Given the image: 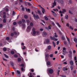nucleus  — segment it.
Instances as JSON below:
<instances>
[{
    "mask_svg": "<svg viewBox=\"0 0 77 77\" xmlns=\"http://www.w3.org/2000/svg\"><path fill=\"white\" fill-rule=\"evenodd\" d=\"M36 29H35V28L33 27L32 28V31L33 32L32 33V35L33 36H35V34H37V35H39V32L38 31H37L36 32L35 31Z\"/></svg>",
    "mask_w": 77,
    "mask_h": 77,
    "instance_id": "1",
    "label": "nucleus"
},
{
    "mask_svg": "<svg viewBox=\"0 0 77 77\" xmlns=\"http://www.w3.org/2000/svg\"><path fill=\"white\" fill-rule=\"evenodd\" d=\"M50 38L51 39V40H53V41H57V38H55L54 36L53 37L51 36H50Z\"/></svg>",
    "mask_w": 77,
    "mask_h": 77,
    "instance_id": "2",
    "label": "nucleus"
},
{
    "mask_svg": "<svg viewBox=\"0 0 77 77\" xmlns=\"http://www.w3.org/2000/svg\"><path fill=\"white\" fill-rule=\"evenodd\" d=\"M31 29H32V27L30 26H28L26 29V31L28 32H30V31Z\"/></svg>",
    "mask_w": 77,
    "mask_h": 77,
    "instance_id": "3",
    "label": "nucleus"
},
{
    "mask_svg": "<svg viewBox=\"0 0 77 77\" xmlns=\"http://www.w3.org/2000/svg\"><path fill=\"white\" fill-rule=\"evenodd\" d=\"M33 17L35 19H39V17L38 16V15H35V14H34Z\"/></svg>",
    "mask_w": 77,
    "mask_h": 77,
    "instance_id": "4",
    "label": "nucleus"
},
{
    "mask_svg": "<svg viewBox=\"0 0 77 77\" xmlns=\"http://www.w3.org/2000/svg\"><path fill=\"white\" fill-rule=\"evenodd\" d=\"M49 72L50 74H53V70L52 69H49Z\"/></svg>",
    "mask_w": 77,
    "mask_h": 77,
    "instance_id": "5",
    "label": "nucleus"
},
{
    "mask_svg": "<svg viewBox=\"0 0 77 77\" xmlns=\"http://www.w3.org/2000/svg\"><path fill=\"white\" fill-rule=\"evenodd\" d=\"M43 36L44 37H45V36H47V33L45 32H43Z\"/></svg>",
    "mask_w": 77,
    "mask_h": 77,
    "instance_id": "6",
    "label": "nucleus"
},
{
    "mask_svg": "<svg viewBox=\"0 0 77 77\" xmlns=\"http://www.w3.org/2000/svg\"><path fill=\"white\" fill-rule=\"evenodd\" d=\"M52 8H54L56 5V2L55 1H54V2L52 3Z\"/></svg>",
    "mask_w": 77,
    "mask_h": 77,
    "instance_id": "7",
    "label": "nucleus"
},
{
    "mask_svg": "<svg viewBox=\"0 0 77 77\" xmlns=\"http://www.w3.org/2000/svg\"><path fill=\"white\" fill-rule=\"evenodd\" d=\"M51 12H52L53 14V15L55 17H56V14L53 11H51Z\"/></svg>",
    "mask_w": 77,
    "mask_h": 77,
    "instance_id": "8",
    "label": "nucleus"
},
{
    "mask_svg": "<svg viewBox=\"0 0 77 77\" xmlns=\"http://www.w3.org/2000/svg\"><path fill=\"white\" fill-rule=\"evenodd\" d=\"M69 64L71 65L72 66L74 65V63L72 60H70L69 62Z\"/></svg>",
    "mask_w": 77,
    "mask_h": 77,
    "instance_id": "9",
    "label": "nucleus"
},
{
    "mask_svg": "<svg viewBox=\"0 0 77 77\" xmlns=\"http://www.w3.org/2000/svg\"><path fill=\"white\" fill-rule=\"evenodd\" d=\"M66 51V48L65 47H63V53H65Z\"/></svg>",
    "mask_w": 77,
    "mask_h": 77,
    "instance_id": "10",
    "label": "nucleus"
},
{
    "mask_svg": "<svg viewBox=\"0 0 77 77\" xmlns=\"http://www.w3.org/2000/svg\"><path fill=\"white\" fill-rule=\"evenodd\" d=\"M63 11H62V14H64L65 12H66V10L65 9H62Z\"/></svg>",
    "mask_w": 77,
    "mask_h": 77,
    "instance_id": "11",
    "label": "nucleus"
},
{
    "mask_svg": "<svg viewBox=\"0 0 77 77\" xmlns=\"http://www.w3.org/2000/svg\"><path fill=\"white\" fill-rule=\"evenodd\" d=\"M63 71H67L68 70V68H66V67H63Z\"/></svg>",
    "mask_w": 77,
    "mask_h": 77,
    "instance_id": "12",
    "label": "nucleus"
},
{
    "mask_svg": "<svg viewBox=\"0 0 77 77\" xmlns=\"http://www.w3.org/2000/svg\"><path fill=\"white\" fill-rule=\"evenodd\" d=\"M46 42L47 44H49L50 43V40L49 39H46Z\"/></svg>",
    "mask_w": 77,
    "mask_h": 77,
    "instance_id": "13",
    "label": "nucleus"
},
{
    "mask_svg": "<svg viewBox=\"0 0 77 77\" xmlns=\"http://www.w3.org/2000/svg\"><path fill=\"white\" fill-rule=\"evenodd\" d=\"M66 38L67 39V41L68 42L69 44H70V41H69V38H68V37H67V36H66Z\"/></svg>",
    "mask_w": 77,
    "mask_h": 77,
    "instance_id": "14",
    "label": "nucleus"
},
{
    "mask_svg": "<svg viewBox=\"0 0 77 77\" xmlns=\"http://www.w3.org/2000/svg\"><path fill=\"white\" fill-rule=\"evenodd\" d=\"M29 74H30V75H29V74H28V76H29V77H33L32 76V73L31 72L29 73Z\"/></svg>",
    "mask_w": 77,
    "mask_h": 77,
    "instance_id": "15",
    "label": "nucleus"
},
{
    "mask_svg": "<svg viewBox=\"0 0 77 77\" xmlns=\"http://www.w3.org/2000/svg\"><path fill=\"white\" fill-rule=\"evenodd\" d=\"M74 42H75V43H77V39L76 38H74Z\"/></svg>",
    "mask_w": 77,
    "mask_h": 77,
    "instance_id": "16",
    "label": "nucleus"
},
{
    "mask_svg": "<svg viewBox=\"0 0 77 77\" xmlns=\"http://www.w3.org/2000/svg\"><path fill=\"white\" fill-rule=\"evenodd\" d=\"M10 64H11V65L12 66H14V63L12 62V61L10 62Z\"/></svg>",
    "mask_w": 77,
    "mask_h": 77,
    "instance_id": "17",
    "label": "nucleus"
},
{
    "mask_svg": "<svg viewBox=\"0 0 77 77\" xmlns=\"http://www.w3.org/2000/svg\"><path fill=\"white\" fill-rule=\"evenodd\" d=\"M42 12L43 13V14H44V12H45V10L43 8H42Z\"/></svg>",
    "mask_w": 77,
    "mask_h": 77,
    "instance_id": "18",
    "label": "nucleus"
},
{
    "mask_svg": "<svg viewBox=\"0 0 77 77\" xmlns=\"http://www.w3.org/2000/svg\"><path fill=\"white\" fill-rule=\"evenodd\" d=\"M24 18L25 19H27V18H28V16H27L26 15H24Z\"/></svg>",
    "mask_w": 77,
    "mask_h": 77,
    "instance_id": "19",
    "label": "nucleus"
},
{
    "mask_svg": "<svg viewBox=\"0 0 77 77\" xmlns=\"http://www.w3.org/2000/svg\"><path fill=\"white\" fill-rule=\"evenodd\" d=\"M56 24H57V25L58 26V27L60 28L61 27V26L59 25V23L57 22L56 23Z\"/></svg>",
    "mask_w": 77,
    "mask_h": 77,
    "instance_id": "20",
    "label": "nucleus"
},
{
    "mask_svg": "<svg viewBox=\"0 0 77 77\" xmlns=\"http://www.w3.org/2000/svg\"><path fill=\"white\" fill-rule=\"evenodd\" d=\"M3 21L4 23H6V20L5 19H4L3 20Z\"/></svg>",
    "mask_w": 77,
    "mask_h": 77,
    "instance_id": "21",
    "label": "nucleus"
},
{
    "mask_svg": "<svg viewBox=\"0 0 77 77\" xmlns=\"http://www.w3.org/2000/svg\"><path fill=\"white\" fill-rule=\"evenodd\" d=\"M5 57H6V58H9V56H8L7 55L4 54Z\"/></svg>",
    "mask_w": 77,
    "mask_h": 77,
    "instance_id": "22",
    "label": "nucleus"
},
{
    "mask_svg": "<svg viewBox=\"0 0 77 77\" xmlns=\"http://www.w3.org/2000/svg\"><path fill=\"white\" fill-rule=\"evenodd\" d=\"M52 44L54 45V47H56V43L54 42V41L52 42Z\"/></svg>",
    "mask_w": 77,
    "mask_h": 77,
    "instance_id": "23",
    "label": "nucleus"
},
{
    "mask_svg": "<svg viewBox=\"0 0 77 77\" xmlns=\"http://www.w3.org/2000/svg\"><path fill=\"white\" fill-rule=\"evenodd\" d=\"M14 56V57H15V58H17V57H18V55L17 54H15Z\"/></svg>",
    "mask_w": 77,
    "mask_h": 77,
    "instance_id": "24",
    "label": "nucleus"
},
{
    "mask_svg": "<svg viewBox=\"0 0 77 77\" xmlns=\"http://www.w3.org/2000/svg\"><path fill=\"white\" fill-rule=\"evenodd\" d=\"M65 19H66L67 20H68V15H66L65 17Z\"/></svg>",
    "mask_w": 77,
    "mask_h": 77,
    "instance_id": "25",
    "label": "nucleus"
},
{
    "mask_svg": "<svg viewBox=\"0 0 77 77\" xmlns=\"http://www.w3.org/2000/svg\"><path fill=\"white\" fill-rule=\"evenodd\" d=\"M51 46H50V45H49L48 47V49L49 50H50L51 49Z\"/></svg>",
    "mask_w": 77,
    "mask_h": 77,
    "instance_id": "26",
    "label": "nucleus"
},
{
    "mask_svg": "<svg viewBox=\"0 0 77 77\" xmlns=\"http://www.w3.org/2000/svg\"><path fill=\"white\" fill-rule=\"evenodd\" d=\"M11 54H14L15 53V52L14 51H12L11 52Z\"/></svg>",
    "mask_w": 77,
    "mask_h": 77,
    "instance_id": "27",
    "label": "nucleus"
},
{
    "mask_svg": "<svg viewBox=\"0 0 77 77\" xmlns=\"http://www.w3.org/2000/svg\"><path fill=\"white\" fill-rule=\"evenodd\" d=\"M17 72L18 74H20V71L19 70H17Z\"/></svg>",
    "mask_w": 77,
    "mask_h": 77,
    "instance_id": "28",
    "label": "nucleus"
},
{
    "mask_svg": "<svg viewBox=\"0 0 77 77\" xmlns=\"http://www.w3.org/2000/svg\"><path fill=\"white\" fill-rule=\"evenodd\" d=\"M60 2L61 4H63V1H62V0H60Z\"/></svg>",
    "mask_w": 77,
    "mask_h": 77,
    "instance_id": "29",
    "label": "nucleus"
},
{
    "mask_svg": "<svg viewBox=\"0 0 77 77\" xmlns=\"http://www.w3.org/2000/svg\"><path fill=\"white\" fill-rule=\"evenodd\" d=\"M45 19L46 21H48V18L47 17H45Z\"/></svg>",
    "mask_w": 77,
    "mask_h": 77,
    "instance_id": "30",
    "label": "nucleus"
},
{
    "mask_svg": "<svg viewBox=\"0 0 77 77\" xmlns=\"http://www.w3.org/2000/svg\"><path fill=\"white\" fill-rule=\"evenodd\" d=\"M50 62L49 61H48L47 62V64L48 66H50Z\"/></svg>",
    "mask_w": 77,
    "mask_h": 77,
    "instance_id": "31",
    "label": "nucleus"
},
{
    "mask_svg": "<svg viewBox=\"0 0 77 77\" xmlns=\"http://www.w3.org/2000/svg\"><path fill=\"white\" fill-rule=\"evenodd\" d=\"M26 11H28L29 12H30V9H27V8H26Z\"/></svg>",
    "mask_w": 77,
    "mask_h": 77,
    "instance_id": "32",
    "label": "nucleus"
},
{
    "mask_svg": "<svg viewBox=\"0 0 77 77\" xmlns=\"http://www.w3.org/2000/svg\"><path fill=\"white\" fill-rule=\"evenodd\" d=\"M38 12L39 14V15H41V12L39 11V10L38 11Z\"/></svg>",
    "mask_w": 77,
    "mask_h": 77,
    "instance_id": "33",
    "label": "nucleus"
},
{
    "mask_svg": "<svg viewBox=\"0 0 77 77\" xmlns=\"http://www.w3.org/2000/svg\"><path fill=\"white\" fill-rule=\"evenodd\" d=\"M22 25L23 28H24V27H25V24L24 23L22 24Z\"/></svg>",
    "mask_w": 77,
    "mask_h": 77,
    "instance_id": "34",
    "label": "nucleus"
},
{
    "mask_svg": "<svg viewBox=\"0 0 77 77\" xmlns=\"http://www.w3.org/2000/svg\"><path fill=\"white\" fill-rule=\"evenodd\" d=\"M3 50L4 51H7V49L5 48H3Z\"/></svg>",
    "mask_w": 77,
    "mask_h": 77,
    "instance_id": "35",
    "label": "nucleus"
},
{
    "mask_svg": "<svg viewBox=\"0 0 77 77\" xmlns=\"http://www.w3.org/2000/svg\"><path fill=\"white\" fill-rule=\"evenodd\" d=\"M30 26H33V23L32 22H31L30 23Z\"/></svg>",
    "mask_w": 77,
    "mask_h": 77,
    "instance_id": "36",
    "label": "nucleus"
},
{
    "mask_svg": "<svg viewBox=\"0 0 77 77\" xmlns=\"http://www.w3.org/2000/svg\"><path fill=\"white\" fill-rule=\"evenodd\" d=\"M18 23L19 24H21L22 23V21H20L18 22Z\"/></svg>",
    "mask_w": 77,
    "mask_h": 77,
    "instance_id": "37",
    "label": "nucleus"
},
{
    "mask_svg": "<svg viewBox=\"0 0 77 77\" xmlns=\"http://www.w3.org/2000/svg\"><path fill=\"white\" fill-rule=\"evenodd\" d=\"M69 57H70V58H71V57H72V55H71V54H69L68 55Z\"/></svg>",
    "mask_w": 77,
    "mask_h": 77,
    "instance_id": "38",
    "label": "nucleus"
},
{
    "mask_svg": "<svg viewBox=\"0 0 77 77\" xmlns=\"http://www.w3.org/2000/svg\"><path fill=\"white\" fill-rule=\"evenodd\" d=\"M45 56H46V57H49V55L48 54L45 55Z\"/></svg>",
    "mask_w": 77,
    "mask_h": 77,
    "instance_id": "39",
    "label": "nucleus"
},
{
    "mask_svg": "<svg viewBox=\"0 0 77 77\" xmlns=\"http://www.w3.org/2000/svg\"><path fill=\"white\" fill-rule=\"evenodd\" d=\"M21 58H18V62H21Z\"/></svg>",
    "mask_w": 77,
    "mask_h": 77,
    "instance_id": "40",
    "label": "nucleus"
},
{
    "mask_svg": "<svg viewBox=\"0 0 77 77\" xmlns=\"http://www.w3.org/2000/svg\"><path fill=\"white\" fill-rule=\"evenodd\" d=\"M22 21L23 22V23H25V20L24 19H22Z\"/></svg>",
    "mask_w": 77,
    "mask_h": 77,
    "instance_id": "41",
    "label": "nucleus"
},
{
    "mask_svg": "<svg viewBox=\"0 0 77 77\" xmlns=\"http://www.w3.org/2000/svg\"><path fill=\"white\" fill-rule=\"evenodd\" d=\"M48 29H49L50 30L51 29V26H50V25L49 26H48Z\"/></svg>",
    "mask_w": 77,
    "mask_h": 77,
    "instance_id": "42",
    "label": "nucleus"
},
{
    "mask_svg": "<svg viewBox=\"0 0 77 77\" xmlns=\"http://www.w3.org/2000/svg\"><path fill=\"white\" fill-rule=\"evenodd\" d=\"M69 14H73L72 12H71L70 10H69Z\"/></svg>",
    "mask_w": 77,
    "mask_h": 77,
    "instance_id": "43",
    "label": "nucleus"
},
{
    "mask_svg": "<svg viewBox=\"0 0 77 77\" xmlns=\"http://www.w3.org/2000/svg\"><path fill=\"white\" fill-rule=\"evenodd\" d=\"M50 57H53V54H51L49 55Z\"/></svg>",
    "mask_w": 77,
    "mask_h": 77,
    "instance_id": "44",
    "label": "nucleus"
},
{
    "mask_svg": "<svg viewBox=\"0 0 77 77\" xmlns=\"http://www.w3.org/2000/svg\"><path fill=\"white\" fill-rule=\"evenodd\" d=\"M76 70H75L74 71H73V73L74 74H76Z\"/></svg>",
    "mask_w": 77,
    "mask_h": 77,
    "instance_id": "45",
    "label": "nucleus"
},
{
    "mask_svg": "<svg viewBox=\"0 0 77 77\" xmlns=\"http://www.w3.org/2000/svg\"><path fill=\"white\" fill-rule=\"evenodd\" d=\"M62 39L63 40V41H64L65 40V38H64V37L63 36H62L61 37Z\"/></svg>",
    "mask_w": 77,
    "mask_h": 77,
    "instance_id": "46",
    "label": "nucleus"
},
{
    "mask_svg": "<svg viewBox=\"0 0 77 77\" xmlns=\"http://www.w3.org/2000/svg\"><path fill=\"white\" fill-rule=\"evenodd\" d=\"M64 43L65 45H67V42H66L65 41L64 42Z\"/></svg>",
    "mask_w": 77,
    "mask_h": 77,
    "instance_id": "47",
    "label": "nucleus"
},
{
    "mask_svg": "<svg viewBox=\"0 0 77 77\" xmlns=\"http://www.w3.org/2000/svg\"><path fill=\"white\" fill-rule=\"evenodd\" d=\"M17 24V22H14L13 23V25L15 26V25H16Z\"/></svg>",
    "mask_w": 77,
    "mask_h": 77,
    "instance_id": "48",
    "label": "nucleus"
},
{
    "mask_svg": "<svg viewBox=\"0 0 77 77\" xmlns=\"http://www.w3.org/2000/svg\"><path fill=\"white\" fill-rule=\"evenodd\" d=\"M3 43H4V45H5L6 44H7V43L6 41H4L3 42Z\"/></svg>",
    "mask_w": 77,
    "mask_h": 77,
    "instance_id": "49",
    "label": "nucleus"
},
{
    "mask_svg": "<svg viewBox=\"0 0 77 77\" xmlns=\"http://www.w3.org/2000/svg\"><path fill=\"white\" fill-rule=\"evenodd\" d=\"M10 38L9 37H7L6 38V40H7V41H9V39Z\"/></svg>",
    "mask_w": 77,
    "mask_h": 77,
    "instance_id": "50",
    "label": "nucleus"
},
{
    "mask_svg": "<svg viewBox=\"0 0 77 77\" xmlns=\"http://www.w3.org/2000/svg\"><path fill=\"white\" fill-rule=\"evenodd\" d=\"M14 34H13V33H11V36H14Z\"/></svg>",
    "mask_w": 77,
    "mask_h": 77,
    "instance_id": "51",
    "label": "nucleus"
},
{
    "mask_svg": "<svg viewBox=\"0 0 77 77\" xmlns=\"http://www.w3.org/2000/svg\"><path fill=\"white\" fill-rule=\"evenodd\" d=\"M26 21L28 24H29V23H30V21H29V20H27Z\"/></svg>",
    "mask_w": 77,
    "mask_h": 77,
    "instance_id": "52",
    "label": "nucleus"
},
{
    "mask_svg": "<svg viewBox=\"0 0 77 77\" xmlns=\"http://www.w3.org/2000/svg\"><path fill=\"white\" fill-rule=\"evenodd\" d=\"M60 76H61V77H66V75H61Z\"/></svg>",
    "mask_w": 77,
    "mask_h": 77,
    "instance_id": "53",
    "label": "nucleus"
},
{
    "mask_svg": "<svg viewBox=\"0 0 77 77\" xmlns=\"http://www.w3.org/2000/svg\"><path fill=\"white\" fill-rule=\"evenodd\" d=\"M24 64L23 63L21 64L20 66H22V67H24Z\"/></svg>",
    "mask_w": 77,
    "mask_h": 77,
    "instance_id": "54",
    "label": "nucleus"
},
{
    "mask_svg": "<svg viewBox=\"0 0 77 77\" xmlns=\"http://www.w3.org/2000/svg\"><path fill=\"white\" fill-rule=\"evenodd\" d=\"M66 26H67V27H69V24H68V23H66Z\"/></svg>",
    "mask_w": 77,
    "mask_h": 77,
    "instance_id": "55",
    "label": "nucleus"
},
{
    "mask_svg": "<svg viewBox=\"0 0 77 77\" xmlns=\"http://www.w3.org/2000/svg\"><path fill=\"white\" fill-rule=\"evenodd\" d=\"M3 27V25L2 24H0V28H2Z\"/></svg>",
    "mask_w": 77,
    "mask_h": 77,
    "instance_id": "56",
    "label": "nucleus"
},
{
    "mask_svg": "<svg viewBox=\"0 0 77 77\" xmlns=\"http://www.w3.org/2000/svg\"><path fill=\"white\" fill-rule=\"evenodd\" d=\"M69 54H72V51H69Z\"/></svg>",
    "mask_w": 77,
    "mask_h": 77,
    "instance_id": "57",
    "label": "nucleus"
},
{
    "mask_svg": "<svg viewBox=\"0 0 77 77\" xmlns=\"http://www.w3.org/2000/svg\"><path fill=\"white\" fill-rule=\"evenodd\" d=\"M31 71L32 72H34V70L33 69H31Z\"/></svg>",
    "mask_w": 77,
    "mask_h": 77,
    "instance_id": "58",
    "label": "nucleus"
},
{
    "mask_svg": "<svg viewBox=\"0 0 77 77\" xmlns=\"http://www.w3.org/2000/svg\"><path fill=\"white\" fill-rule=\"evenodd\" d=\"M70 69H71V70H72V69H73V66H71Z\"/></svg>",
    "mask_w": 77,
    "mask_h": 77,
    "instance_id": "59",
    "label": "nucleus"
},
{
    "mask_svg": "<svg viewBox=\"0 0 77 77\" xmlns=\"http://www.w3.org/2000/svg\"><path fill=\"white\" fill-rule=\"evenodd\" d=\"M6 15H4L3 16V18H6Z\"/></svg>",
    "mask_w": 77,
    "mask_h": 77,
    "instance_id": "60",
    "label": "nucleus"
},
{
    "mask_svg": "<svg viewBox=\"0 0 77 77\" xmlns=\"http://www.w3.org/2000/svg\"><path fill=\"white\" fill-rule=\"evenodd\" d=\"M12 30L13 31H15V27H13L12 28Z\"/></svg>",
    "mask_w": 77,
    "mask_h": 77,
    "instance_id": "61",
    "label": "nucleus"
},
{
    "mask_svg": "<svg viewBox=\"0 0 77 77\" xmlns=\"http://www.w3.org/2000/svg\"><path fill=\"white\" fill-rule=\"evenodd\" d=\"M15 15V11H13L12 13V15Z\"/></svg>",
    "mask_w": 77,
    "mask_h": 77,
    "instance_id": "62",
    "label": "nucleus"
},
{
    "mask_svg": "<svg viewBox=\"0 0 77 77\" xmlns=\"http://www.w3.org/2000/svg\"><path fill=\"white\" fill-rule=\"evenodd\" d=\"M5 11L6 12H8L9 11V9H8V8H6L5 9Z\"/></svg>",
    "mask_w": 77,
    "mask_h": 77,
    "instance_id": "63",
    "label": "nucleus"
},
{
    "mask_svg": "<svg viewBox=\"0 0 77 77\" xmlns=\"http://www.w3.org/2000/svg\"><path fill=\"white\" fill-rule=\"evenodd\" d=\"M59 41H58L57 42V45H59Z\"/></svg>",
    "mask_w": 77,
    "mask_h": 77,
    "instance_id": "64",
    "label": "nucleus"
}]
</instances>
